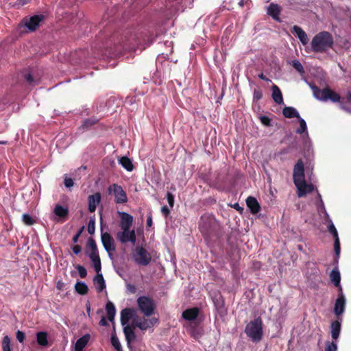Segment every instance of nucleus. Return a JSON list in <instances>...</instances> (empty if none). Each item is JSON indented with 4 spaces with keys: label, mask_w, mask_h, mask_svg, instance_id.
Wrapping results in <instances>:
<instances>
[{
    "label": "nucleus",
    "mask_w": 351,
    "mask_h": 351,
    "mask_svg": "<svg viewBox=\"0 0 351 351\" xmlns=\"http://www.w3.org/2000/svg\"><path fill=\"white\" fill-rule=\"evenodd\" d=\"M293 176L299 197H304L313 191V184H307L305 181L304 164L301 159L298 160L294 166Z\"/></svg>",
    "instance_id": "1"
},
{
    "label": "nucleus",
    "mask_w": 351,
    "mask_h": 351,
    "mask_svg": "<svg viewBox=\"0 0 351 351\" xmlns=\"http://www.w3.org/2000/svg\"><path fill=\"white\" fill-rule=\"evenodd\" d=\"M310 86L312 89L313 95L316 99L324 101L330 100L332 102H339L340 108L342 110L347 112L351 113V109L346 105L343 100L341 99V96L337 93L332 90L328 87L320 89L313 84H311Z\"/></svg>",
    "instance_id": "2"
},
{
    "label": "nucleus",
    "mask_w": 351,
    "mask_h": 351,
    "mask_svg": "<svg viewBox=\"0 0 351 351\" xmlns=\"http://www.w3.org/2000/svg\"><path fill=\"white\" fill-rule=\"evenodd\" d=\"M334 45L332 34L326 31L317 34L312 39L311 45L315 53H325L331 49Z\"/></svg>",
    "instance_id": "3"
},
{
    "label": "nucleus",
    "mask_w": 351,
    "mask_h": 351,
    "mask_svg": "<svg viewBox=\"0 0 351 351\" xmlns=\"http://www.w3.org/2000/svg\"><path fill=\"white\" fill-rule=\"evenodd\" d=\"M263 324L260 316L250 321L245 328V333L254 343L261 341L263 336Z\"/></svg>",
    "instance_id": "4"
},
{
    "label": "nucleus",
    "mask_w": 351,
    "mask_h": 351,
    "mask_svg": "<svg viewBox=\"0 0 351 351\" xmlns=\"http://www.w3.org/2000/svg\"><path fill=\"white\" fill-rule=\"evenodd\" d=\"M86 254L93 263L95 271H101V264L95 241L90 237L87 242Z\"/></svg>",
    "instance_id": "5"
},
{
    "label": "nucleus",
    "mask_w": 351,
    "mask_h": 351,
    "mask_svg": "<svg viewBox=\"0 0 351 351\" xmlns=\"http://www.w3.org/2000/svg\"><path fill=\"white\" fill-rule=\"evenodd\" d=\"M287 118H297L300 126L295 130V132L300 135L304 134L306 136H308L306 123L305 120L300 117L299 112L295 108L293 107L287 106Z\"/></svg>",
    "instance_id": "6"
},
{
    "label": "nucleus",
    "mask_w": 351,
    "mask_h": 351,
    "mask_svg": "<svg viewBox=\"0 0 351 351\" xmlns=\"http://www.w3.org/2000/svg\"><path fill=\"white\" fill-rule=\"evenodd\" d=\"M136 302L139 310L145 316L149 317L154 313L155 304L152 298L147 296H140Z\"/></svg>",
    "instance_id": "7"
},
{
    "label": "nucleus",
    "mask_w": 351,
    "mask_h": 351,
    "mask_svg": "<svg viewBox=\"0 0 351 351\" xmlns=\"http://www.w3.org/2000/svg\"><path fill=\"white\" fill-rule=\"evenodd\" d=\"M108 191L114 197L116 204H125L128 202V196L123 187L117 184L110 185Z\"/></svg>",
    "instance_id": "8"
},
{
    "label": "nucleus",
    "mask_w": 351,
    "mask_h": 351,
    "mask_svg": "<svg viewBox=\"0 0 351 351\" xmlns=\"http://www.w3.org/2000/svg\"><path fill=\"white\" fill-rule=\"evenodd\" d=\"M121 230L117 232V239L121 243H126L130 242L132 245H134L136 242V235L134 230L130 228H121Z\"/></svg>",
    "instance_id": "9"
},
{
    "label": "nucleus",
    "mask_w": 351,
    "mask_h": 351,
    "mask_svg": "<svg viewBox=\"0 0 351 351\" xmlns=\"http://www.w3.org/2000/svg\"><path fill=\"white\" fill-rule=\"evenodd\" d=\"M43 14H36L30 17H25L22 20V24L28 31L34 32L39 26L40 23L44 20Z\"/></svg>",
    "instance_id": "10"
},
{
    "label": "nucleus",
    "mask_w": 351,
    "mask_h": 351,
    "mask_svg": "<svg viewBox=\"0 0 351 351\" xmlns=\"http://www.w3.org/2000/svg\"><path fill=\"white\" fill-rule=\"evenodd\" d=\"M133 258L137 264L144 266L149 265L151 261V256L145 248L140 246L135 248Z\"/></svg>",
    "instance_id": "11"
},
{
    "label": "nucleus",
    "mask_w": 351,
    "mask_h": 351,
    "mask_svg": "<svg viewBox=\"0 0 351 351\" xmlns=\"http://www.w3.org/2000/svg\"><path fill=\"white\" fill-rule=\"evenodd\" d=\"M158 322L155 317L145 318L136 317L133 319L132 324L142 330L153 327Z\"/></svg>",
    "instance_id": "12"
},
{
    "label": "nucleus",
    "mask_w": 351,
    "mask_h": 351,
    "mask_svg": "<svg viewBox=\"0 0 351 351\" xmlns=\"http://www.w3.org/2000/svg\"><path fill=\"white\" fill-rule=\"evenodd\" d=\"M101 239L102 245L107 252L109 257L112 258V252L116 250V246L114 243V241L110 233L106 232H102L101 234Z\"/></svg>",
    "instance_id": "13"
},
{
    "label": "nucleus",
    "mask_w": 351,
    "mask_h": 351,
    "mask_svg": "<svg viewBox=\"0 0 351 351\" xmlns=\"http://www.w3.org/2000/svg\"><path fill=\"white\" fill-rule=\"evenodd\" d=\"M214 219V217L209 215H204L200 217L199 229L202 234L208 233Z\"/></svg>",
    "instance_id": "14"
},
{
    "label": "nucleus",
    "mask_w": 351,
    "mask_h": 351,
    "mask_svg": "<svg viewBox=\"0 0 351 351\" xmlns=\"http://www.w3.org/2000/svg\"><path fill=\"white\" fill-rule=\"evenodd\" d=\"M118 214L120 217V228H131L134 221L133 217L130 214L123 211H119Z\"/></svg>",
    "instance_id": "15"
},
{
    "label": "nucleus",
    "mask_w": 351,
    "mask_h": 351,
    "mask_svg": "<svg viewBox=\"0 0 351 351\" xmlns=\"http://www.w3.org/2000/svg\"><path fill=\"white\" fill-rule=\"evenodd\" d=\"M212 299L218 313L220 314L226 313V309L224 307V300L221 293L219 292L213 293L212 295Z\"/></svg>",
    "instance_id": "16"
},
{
    "label": "nucleus",
    "mask_w": 351,
    "mask_h": 351,
    "mask_svg": "<svg viewBox=\"0 0 351 351\" xmlns=\"http://www.w3.org/2000/svg\"><path fill=\"white\" fill-rule=\"evenodd\" d=\"M101 193L97 192L90 195L88 197V211L94 213L96 210L97 206L101 202Z\"/></svg>",
    "instance_id": "17"
},
{
    "label": "nucleus",
    "mask_w": 351,
    "mask_h": 351,
    "mask_svg": "<svg viewBox=\"0 0 351 351\" xmlns=\"http://www.w3.org/2000/svg\"><path fill=\"white\" fill-rule=\"evenodd\" d=\"M281 11V8L276 3H270L267 8V13L274 20L277 22H282V20L279 17V14Z\"/></svg>",
    "instance_id": "18"
},
{
    "label": "nucleus",
    "mask_w": 351,
    "mask_h": 351,
    "mask_svg": "<svg viewBox=\"0 0 351 351\" xmlns=\"http://www.w3.org/2000/svg\"><path fill=\"white\" fill-rule=\"evenodd\" d=\"M346 308V298H337L336 299L334 307V313L337 315V319H341V315L343 313Z\"/></svg>",
    "instance_id": "19"
},
{
    "label": "nucleus",
    "mask_w": 351,
    "mask_h": 351,
    "mask_svg": "<svg viewBox=\"0 0 351 351\" xmlns=\"http://www.w3.org/2000/svg\"><path fill=\"white\" fill-rule=\"evenodd\" d=\"M291 33L298 38L303 45H306L308 43L309 40L307 34L300 27L294 25L291 30Z\"/></svg>",
    "instance_id": "20"
},
{
    "label": "nucleus",
    "mask_w": 351,
    "mask_h": 351,
    "mask_svg": "<svg viewBox=\"0 0 351 351\" xmlns=\"http://www.w3.org/2000/svg\"><path fill=\"white\" fill-rule=\"evenodd\" d=\"M97 275L93 278L95 289L98 293L101 292L106 288V283L101 271H96Z\"/></svg>",
    "instance_id": "21"
},
{
    "label": "nucleus",
    "mask_w": 351,
    "mask_h": 351,
    "mask_svg": "<svg viewBox=\"0 0 351 351\" xmlns=\"http://www.w3.org/2000/svg\"><path fill=\"white\" fill-rule=\"evenodd\" d=\"M341 319H337L331 322L330 324V330H331V336L332 339L337 340L340 335L341 328Z\"/></svg>",
    "instance_id": "22"
},
{
    "label": "nucleus",
    "mask_w": 351,
    "mask_h": 351,
    "mask_svg": "<svg viewBox=\"0 0 351 351\" xmlns=\"http://www.w3.org/2000/svg\"><path fill=\"white\" fill-rule=\"evenodd\" d=\"M246 204L253 214L258 213L261 210V206L257 199L252 196L246 199Z\"/></svg>",
    "instance_id": "23"
},
{
    "label": "nucleus",
    "mask_w": 351,
    "mask_h": 351,
    "mask_svg": "<svg viewBox=\"0 0 351 351\" xmlns=\"http://www.w3.org/2000/svg\"><path fill=\"white\" fill-rule=\"evenodd\" d=\"M90 336L89 334H85L82 337L79 338L75 344V351H83L84 348L88 344Z\"/></svg>",
    "instance_id": "24"
},
{
    "label": "nucleus",
    "mask_w": 351,
    "mask_h": 351,
    "mask_svg": "<svg viewBox=\"0 0 351 351\" xmlns=\"http://www.w3.org/2000/svg\"><path fill=\"white\" fill-rule=\"evenodd\" d=\"M134 314V311L130 308H124L121 312V324L125 326L130 319H131Z\"/></svg>",
    "instance_id": "25"
},
{
    "label": "nucleus",
    "mask_w": 351,
    "mask_h": 351,
    "mask_svg": "<svg viewBox=\"0 0 351 351\" xmlns=\"http://www.w3.org/2000/svg\"><path fill=\"white\" fill-rule=\"evenodd\" d=\"M199 315V309L197 308H193L186 309L182 313V317L188 321L195 320Z\"/></svg>",
    "instance_id": "26"
},
{
    "label": "nucleus",
    "mask_w": 351,
    "mask_h": 351,
    "mask_svg": "<svg viewBox=\"0 0 351 351\" xmlns=\"http://www.w3.org/2000/svg\"><path fill=\"white\" fill-rule=\"evenodd\" d=\"M106 311L107 313L108 318L109 321L114 324V317L116 315V308L114 304L108 301L106 304Z\"/></svg>",
    "instance_id": "27"
},
{
    "label": "nucleus",
    "mask_w": 351,
    "mask_h": 351,
    "mask_svg": "<svg viewBox=\"0 0 351 351\" xmlns=\"http://www.w3.org/2000/svg\"><path fill=\"white\" fill-rule=\"evenodd\" d=\"M36 342L38 345L47 347L49 345L48 341V335L45 331L38 332L36 335Z\"/></svg>",
    "instance_id": "28"
},
{
    "label": "nucleus",
    "mask_w": 351,
    "mask_h": 351,
    "mask_svg": "<svg viewBox=\"0 0 351 351\" xmlns=\"http://www.w3.org/2000/svg\"><path fill=\"white\" fill-rule=\"evenodd\" d=\"M272 99L278 104H283V97L279 88L276 85L272 86Z\"/></svg>",
    "instance_id": "29"
},
{
    "label": "nucleus",
    "mask_w": 351,
    "mask_h": 351,
    "mask_svg": "<svg viewBox=\"0 0 351 351\" xmlns=\"http://www.w3.org/2000/svg\"><path fill=\"white\" fill-rule=\"evenodd\" d=\"M123 332L128 345L136 339V335L132 326L127 325L123 328Z\"/></svg>",
    "instance_id": "30"
},
{
    "label": "nucleus",
    "mask_w": 351,
    "mask_h": 351,
    "mask_svg": "<svg viewBox=\"0 0 351 351\" xmlns=\"http://www.w3.org/2000/svg\"><path fill=\"white\" fill-rule=\"evenodd\" d=\"M53 213L60 218H64L69 215V209L60 204H56L53 209Z\"/></svg>",
    "instance_id": "31"
},
{
    "label": "nucleus",
    "mask_w": 351,
    "mask_h": 351,
    "mask_svg": "<svg viewBox=\"0 0 351 351\" xmlns=\"http://www.w3.org/2000/svg\"><path fill=\"white\" fill-rule=\"evenodd\" d=\"M330 278L334 286H339L341 281L340 272L337 268L333 269L330 274Z\"/></svg>",
    "instance_id": "32"
},
{
    "label": "nucleus",
    "mask_w": 351,
    "mask_h": 351,
    "mask_svg": "<svg viewBox=\"0 0 351 351\" xmlns=\"http://www.w3.org/2000/svg\"><path fill=\"white\" fill-rule=\"evenodd\" d=\"M75 290L80 295H86L88 291V287L85 282L78 281L75 285Z\"/></svg>",
    "instance_id": "33"
},
{
    "label": "nucleus",
    "mask_w": 351,
    "mask_h": 351,
    "mask_svg": "<svg viewBox=\"0 0 351 351\" xmlns=\"http://www.w3.org/2000/svg\"><path fill=\"white\" fill-rule=\"evenodd\" d=\"M119 163L127 171H131L133 170V164L129 158L126 156L121 157L119 159Z\"/></svg>",
    "instance_id": "34"
},
{
    "label": "nucleus",
    "mask_w": 351,
    "mask_h": 351,
    "mask_svg": "<svg viewBox=\"0 0 351 351\" xmlns=\"http://www.w3.org/2000/svg\"><path fill=\"white\" fill-rule=\"evenodd\" d=\"M290 64L292 66V67L299 73V74L304 77L305 74L304 69L301 64V62L298 60H294L291 62H290Z\"/></svg>",
    "instance_id": "35"
},
{
    "label": "nucleus",
    "mask_w": 351,
    "mask_h": 351,
    "mask_svg": "<svg viewBox=\"0 0 351 351\" xmlns=\"http://www.w3.org/2000/svg\"><path fill=\"white\" fill-rule=\"evenodd\" d=\"M98 120L95 118H88L83 121L82 124L80 127L83 130L89 129L92 125L97 123Z\"/></svg>",
    "instance_id": "36"
},
{
    "label": "nucleus",
    "mask_w": 351,
    "mask_h": 351,
    "mask_svg": "<svg viewBox=\"0 0 351 351\" xmlns=\"http://www.w3.org/2000/svg\"><path fill=\"white\" fill-rule=\"evenodd\" d=\"M22 221L27 226H32L36 223L35 219L27 213H24L22 215Z\"/></svg>",
    "instance_id": "37"
},
{
    "label": "nucleus",
    "mask_w": 351,
    "mask_h": 351,
    "mask_svg": "<svg viewBox=\"0 0 351 351\" xmlns=\"http://www.w3.org/2000/svg\"><path fill=\"white\" fill-rule=\"evenodd\" d=\"M2 350L11 351L10 348V338L8 335H5L2 340Z\"/></svg>",
    "instance_id": "38"
},
{
    "label": "nucleus",
    "mask_w": 351,
    "mask_h": 351,
    "mask_svg": "<svg viewBox=\"0 0 351 351\" xmlns=\"http://www.w3.org/2000/svg\"><path fill=\"white\" fill-rule=\"evenodd\" d=\"M110 341L112 346L115 348L117 351H121V345L119 342V339L115 335H112Z\"/></svg>",
    "instance_id": "39"
},
{
    "label": "nucleus",
    "mask_w": 351,
    "mask_h": 351,
    "mask_svg": "<svg viewBox=\"0 0 351 351\" xmlns=\"http://www.w3.org/2000/svg\"><path fill=\"white\" fill-rule=\"evenodd\" d=\"M95 217H90L88 223V232L90 234H93L95 233Z\"/></svg>",
    "instance_id": "40"
},
{
    "label": "nucleus",
    "mask_w": 351,
    "mask_h": 351,
    "mask_svg": "<svg viewBox=\"0 0 351 351\" xmlns=\"http://www.w3.org/2000/svg\"><path fill=\"white\" fill-rule=\"evenodd\" d=\"M324 351H337V345L335 342L327 341L326 343Z\"/></svg>",
    "instance_id": "41"
},
{
    "label": "nucleus",
    "mask_w": 351,
    "mask_h": 351,
    "mask_svg": "<svg viewBox=\"0 0 351 351\" xmlns=\"http://www.w3.org/2000/svg\"><path fill=\"white\" fill-rule=\"evenodd\" d=\"M75 268L77 269L78 273H79V276L82 278H85L86 276H87V271L86 269V268L82 266V265H77Z\"/></svg>",
    "instance_id": "42"
},
{
    "label": "nucleus",
    "mask_w": 351,
    "mask_h": 351,
    "mask_svg": "<svg viewBox=\"0 0 351 351\" xmlns=\"http://www.w3.org/2000/svg\"><path fill=\"white\" fill-rule=\"evenodd\" d=\"M334 250L336 256H339L340 253V241L339 238L335 239Z\"/></svg>",
    "instance_id": "43"
},
{
    "label": "nucleus",
    "mask_w": 351,
    "mask_h": 351,
    "mask_svg": "<svg viewBox=\"0 0 351 351\" xmlns=\"http://www.w3.org/2000/svg\"><path fill=\"white\" fill-rule=\"evenodd\" d=\"M329 232L334 237L335 239L339 238L338 232L333 223L328 226Z\"/></svg>",
    "instance_id": "44"
},
{
    "label": "nucleus",
    "mask_w": 351,
    "mask_h": 351,
    "mask_svg": "<svg viewBox=\"0 0 351 351\" xmlns=\"http://www.w3.org/2000/svg\"><path fill=\"white\" fill-rule=\"evenodd\" d=\"M166 197L169 206L173 208L174 205V195L171 193L167 192Z\"/></svg>",
    "instance_id": "45"
},
{
    "label": "nucleus",
    "mask_w": 351,
    "mask_h": 351,
    "mask_svg": "<svg viewBox=\"0 0 351 351\" xmlns=\"http://www.w3.org/2000/svg\"><path fill=\"white\" fill-rule=\"evenodd\" d=\"M16 338L20 343H23L25 335L23 331L19 330L16 332Z\"/></svg>",
    "instance_id": "46"
},
{
    "label": "nucleus",
    "mask_w": 351,
    "mask_h": 351,
    "mask_svg": "<svg viewBox=\"0 0 351 351\" xmlns=\"http://www.w3.org/2000/svg\"><path fill=\"white\" fill-rule=\"evenodd\" d=\"M260 119L261 123L266 125V126H270L271 125V119L265 115H263L260 117Z\"/></svg>",
    "instance_id": "47"
},
{
    "label": "nucleus",
    "mask_w": 351,
    "mask_h": 351,
    "mask_svg": "<svg viewBox=\"0 0 351 351\" xmlns=\"http://www.w3.org/2000/svg\"><path fill=\"white\" fill-rule=\"evenodd\" d=\"M84 229V226H82L81 227L78 231L77 232V233L73 236V239H72V241L74 243H76L78 240H79V237H80V235L82 234L83 230Z\"/></svg>",
    "instance_id": "48"
},
{
    "label": "nucleus",
    "mask_w": 351,
    "mask_h": 351,
    "mask_svg": "<svg viewBox=\"0 0 351 351\" xmlns=\"http://www.w3.org/2000/svg\"><path fill=\"white\" fill-rule=\"evenodd\" d=\"M64 186L68 188L71 189L74 185V182L72 178H65L64 180Z\"/></svg>",
    "instance_id": "49"
},
{
    "label": "nucleus",
    "mask_w": 351,
    "mask_h": 351,
    "mask_svg": "<svg viewBox=\"0 0 351 351\" xmlns=\"http://www.w3.org/2000/svg\"><path fill=\"white\" fill-rule=\"evenodd\" d=\"M262 92L258 89H254L253 93V99L254 100H259L262 98Z\"/></svg>",
    "instance_id": "50"
},
{
    "label": "nucleus",
    "mask_w": 351,
    "mask_h": 351,
    "mask_svg": "<svg viewBox=\"0 0 351 351\" xmlns=\"http://www.w3.org/2000/svg\"><path fill=\"white\" fill-rule=\"evenodd\" d=\"M25 80L30 84H34L35 81L31 73H26L24 75Z\"/></svg>",
    "instance_id": "51"
},
{
    "label": "nucleus",
    "mask_w": 351,
    "mask_h": 351,
    "mask_svg": "<svg viewBox=\"0 0 351 351\" xmlns=\"http://www.w3.org/2000/svg\"><path fill=\"white\" fill-rule=\"evenodd\" d=\"M127 290L129 291L132 293H134L136 291V288L134 285H132L130 283H128L126 285Z\"/></svg>",
    "instance_id": "52"
},
{
    "label": "nucleus",
    "mask_w": 351,
    "mask_h": 351,
    "mask_svg": "<svg viewBox=\"0 0 351 351\" xmlns=\"http://www.w3.org/2000/svg\"><path fill=\"white\" fill-rule=\"evenodd\" d=\"M161 213L164 216L167 217L170 214V210L167 206H164L161 208Z\"/></svg>",
    "instance_id": "53"
},
{
    "label": "nucleus",
    "mask_w": 351,
    "mask_h": 351,
    "mask_svg": "<svg viewBox=\"0 0 351 351\" xmlns=\"http://www.w3.org/2000/svg\"><path fill=\"white\" fill-rule=\"evenodd\" d=\"M81 250H82V247H81V246H80V245H74V246L72 247V251H73V252L75 254H76V255H77L78 254H80V252H81Z\"/></svg>",
    "instance_id": "54"
},
{
    "label": "nucleus",
    "mask_w": 351,
    "mask_h": 351,
    "mask_svg": "<svg viewBox=\"0 0 351 351\" xmlns=\"http://www.w3.org/2000/svg\"><path fill=\"white\" fill-rule=\"evenodd\" d=\"M152 213H149V215H147V227H151L152 226Z\"/></svg>",
    "instance_id": "55"
},
{
    "label": "nucleus",
    "mask_w": 351,
    "mask_h": 351,
    "mask_svg": "<svg viewBox=\"0 0 351 351\" xmlns=\"http://www.w3.org/2000/svg\"><path fill=\"white\" fill-rule=\"evenodd\" d=\"M27 3V0H17L15 3L16 6H23Z\"/></svg>",
    "instance_id": "56"
},
{
    "label": "nucleus",
    "mask_w": 351,
    "mask_h": 351,
    "mask_svg": "<svg viewBox=\"0 0 351 351\" xmlns=\"http://www.w3.org/2000/svg\"><path fill=\"white\" fill-rule=\"evenodd\" d=\"M337 287L338 288V292H339L337 298H340L341 296L342 298H345L341 285L339 284V286H337Z\"/></svg>",
    "instance_id": "57"
},
{
    "label": "nucleus",
    "mask_w": 351,
    "mask_h": 351,
    "mask_svg": "<svg viewBox=\"0 0 351 351\" xmlns=\"http://www.w3.org/2000/svg\"><path fill=\"white\" fill-rule=\"evenodd\" d=\"M99 325L100 326H108V322L106 321V319L104 316H103L101 319V320L99 321Z\"/></svg>",
    "instance_id": "58"
},
{
    "label": "nucleus",
    "mask_w": 351,
    "mask_h": 351,
    "mask_svg": "<svg viewBox=\"0 0 351 351\" xmlns=\"http://www.w3.org/2000/svg\"><path fill=\"white\" fill-rule=\"evenodd\" d=\"M346 99L348 102L351 103V92H348L346 95Z\"/></svg>",
    "instance_id": "59"
},
{
    "label": "nucleus",
    "mask_w": 351,
    "mask_h": 351,
    "mask_svg": "<svg viewBox=\"0 0 351 351\" xmlns=\"http://www.w3.org/2000/svg\"><path fill=\"white\" fill-rule=\"evenodd\" d=\"M233 207L235 209H237V210H243V208L239 206V204L238 203H235Z\"/></svg>",
    "instance_id": "60"
},
{
    "label": "nucleus",
    "mask_w": 351,
    "mask_h": 351,
    "mask_svg": "<svg viewBox=\"0 0 351 351\" xmlns=\"http://www.w3.org/2000/svg\"><path fill=\"white\" fill-rule=\"evenodd\" d=\"M190 333H191V336H193V337H194L195 338L197 337V332H195L194 329L191 330Z\"/></svg>",
    "instance_id": "61"
},
{
    "label": "nucleus",
    "mask_w": 351,
    "mask_h": 351,
    "mask_svg": "<svg viewBox=\"0 0 351 351\" xmlns=\"http://www.w3.org/2000/svg\"><path fill=\"white\" fill-rule=\"evenodd\" d=\"M258 77H259L260 79H261V80H266V81H267V80H268V79H267V78L265 77V76L264 75V74H263V73H261V74H259V75H258Z\"/></svg>",
    "instance_id": "62"
},
{
    "label": "nucleus",
    "mask_w": 351,
    "mask_h": 351,
    "mask_svg": "<svg viewBox=\"0 0 351 351\" xmlns=\"http://www.w3.org/2000/svg\"><path fill=\"white\" fill-rule=\"evenodd\" d=\"M243 4H244V1L243 0H241L239 2V5L242 7L243 6Z\"/></svg>",
    "instance_id": "63"
},
{
    "label": "nucleus",
    "mask_w": 351,
    "mask_h": 351,
    "mask_svg": "<svg viewBox=\"0 0 351 351\" xmlns=\"http://www.w3.org/2000/svg\"><path fill=\"white\" fill-rule=\"evenodd\" d=\"M86 308H87V313H88V314H89V313H90V305H88V306H86Z\"/></svg>",
    "instance_id": "64"
}]
</instances>
